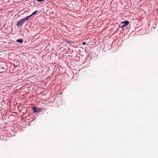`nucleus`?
I'll return each instance as SVG.
<instances>
[{
  "label": "nucleus",
  "mask_w": 158,
  "mask_h": 158,
  "mask_svg": "<svg viewBox=\"0 0 158 158\" xmlns=\"http://www.w3.org/2000/svg\"><path fill=\"white\" fill-rule=\"evenodd\" d=\"M32 110L35 113L39 112L42 111V109L41 108H37L35 106H33L32 109Z\"/></svg>",
  "instance_id": "1"
},
{
  "label": "nucleus",
  "mask_w": 158,
  "mask_h": 158,
  "mask_svg": "<svg viewBox=\"0 0 158 158\" xmlns=\"http://www.w3.org/2000/svg\"><path fill=\"white\" fill-rule=\"evenodd\" d=\"M121 23L122 24H123V25L121 27V28H123L127 26L129 24V22L128 21H125L122 22Z\"/></svg>",
  "instance_id": "2"
},
{
  "label": "nucleus",
  "mask_w": 158,
  "mask_h": 158,
  "mask_svg": "<svg viewBox=\"0 0 158 158\" xmlns=\"http://www.w3.org/2000/svg\"><path fill=\"white\" fill-rule=\"evenodd\" d=\"M23 19L18 22L16 24V26H21L24 22Z\"/></svg>",
  "instance_id": "3"
},
{
  "label": "nucleus",
  "mask_w": 158,
  "mask_h": 158,
  "mask_svg": "<svg viewBox=\"0 0 158 158\" xmlns=\"http://www.w3.org/2000/svg\"><path fill=\"white\" fill-rule=\"evenodd\" d=\"M31 17V15H30L29 16H28L26 17H25L23 19V21L24 22H25L26 20H27L28 19L30 18Z\"/></svg>",
  "instance_id": "4"
},
{
  "label": "nucleus",
  "mask_w": 158,
  "mask_h": 158,
  "mask_svg": "<svg viewBox=\"0 0 158 158\" xmlns=\"http://www.w3.org/2000/svg\"><path fill=\"white\" fill-rule=\"evenodd\" d=\"M16 41L18 43H22L23 42V40L22 39H17L16 40Z\"/></svg>",
  "instance_id": "5"
},
{
  "label": "nucleus",
  "mask_w": 158,
  "mask_h": 158,
  "mask_svg": "<svg viewBox=\"0 0 158 158\" xmlns=\"http://www.w3.org/2000/svg\"><path fill=\"white\" fill-rule=\"evenodd\" d=\"M37 12V10H36L35 11L33 12V13L31 15V16H32L33 15L35 14Z\"/></svg>",
  "instance_id": "6"
},
{
  "label": "nucleus",
  "mask_w": 158,
  "mask_h": 158,
  "mask_svg": "<svg viewBox=\"0 0 158 158\" xmlns=\"http://www.w3.org/2000/svg\"><path fill=\"white\" fill-rule=\"evenodd\" d=\"M36 1L39 2H41L42 1H44V0H35Z\"/></svg>",
  "instance_id": "7"
},
{
  "label": "nucleus",
  "mask_w": 158,
  "mask_h": 158,
  "mask_svg": "<svg viewBox=\"0 0 158 158\" xmlns=\"http://www.w3.org/2000/svg\"><path fill=\"white\" fill-rule=\"evenodd\" d=\"M82 44H83V45H84L85 44H86V42H83L82 43Z\"/></svg>",
  "instance_id": "8"
},
{
  "label": "nucleus",
  "mask_w": 158,
  "mask_h": 158,
  "mask_svg": "<svg viewBox=\"0 0 158 158\" xmlns=\"http://www.w3.org/2000/svg\"><path fill=\"white\" fill-rule=\"evenodd\" d=\"M1 68L3 69H4V67H2Z\"/></svg>",
  "instance_id": "9"
},
{
  "label": "nucleus",
  "mask_w": 158,
  "mask_h": 158,
  "mask_svg": "<svg viewBox=\"0 0 158 158\" xmlns=\"http://www.w3.org/2000/svg\"><path fill=\"white\" fill-rule=\"evenodd\" d=\"M17 67V66H15L14 67L15 68V67Z\"/></svg>",
  "instance_id": "10"
}]
</instances>
